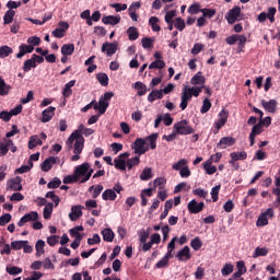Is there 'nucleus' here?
Returning a JSON list of instances; mask_svg holds the SVG:
<instances>
[{
	"instance_id": "obj_1",
	"label": "nucleus",
	"mask_w": 280,
	"mask_h": 280,
	"mask_svg": "<svg viewBox=\"0 0 280 280\" xmlns=\"http://www.w3.org/2000/svg\"><path fill=\"white\" fill-rule=\"evenodd\" d=\"M73 141L74 142V149L73 153L74 155L71 156V161H80V154H82V151L84 150V137L80 131H74L71 133L67 141L68 150H71L73 148Z\"/></svg>"
},
{
	"instance_id": "obj_2",
	"label": "nucleus",
	"mask_w": 280,
	"mask_h": 280,
	"mask_svg": "<svg viewBox=\"0 0 280 280\" xmlns=\"http://www.w3.org/2000/svg\"><path fill=\"white\" fill-rule=\"evenodd\" d=\"M173 128L177 135L182 136L194 135L195 132L194 127L189 126L187 119L176 122Z\"/></svg>"
},
{
	"instance_id": "obj_3",
	"label": "nucleus",
	"mask_w": 280,
	"mask_h": 280,
	"mask_svg": "<svg viewBox=\"0 0 280 280\" xmlns=\"http://www.w3.org/2000/svg\"><path fill=\"white\" fill-rule=\"evenodd\" d=\"M132 150H135V154L141 156L150 150V147H145V138H137L132 144Z\"/></svg>"
},
{
	"instance_id": "obj_4",
	"label": "nucleus",
	"mask_w": 280,
	"mask_h": 280,
	"mask_svg": "<svg viewBox=\"0 0 280 280\" xmlns=\"http://www.w3.org/2000/svg\"><path fill=\"white\" fill-rule=\"evenodd\" d=\"M219 119L214 122L213 135H218L220 129L229 121V112L226 109H222L219 113Z\"/></svg>"
},
{
	"instance_id": "obj_5",
	"label": "nucleus",
	"mask_w": 280,
	"mask_h": 280,
	"mask_svg": "<svg viewBox=\"0 0 280 280\" xmlns=\"http://www.w3.org/2000/svg\"><path fill=\"white\" fill-rule=\"evenodd\" d=\"M16 152L18 148L14 145V142L11 139H3L0 141V154L1 156H5L8 152Z\"/></svg>"
},
{
	"instance_id": "obj_6",
	"label": "nucleus",
	"mask_w": 280,
	"mask_h": 280,
	"mask_svg": "<svg viewBox=\"0 0 280 280\" xmlns=\"http://www.w3.org/2000/svg\"><path fill=\"white\" fill-rule=\"evenodd\" d=\"M129 156H130V153L128 152L120 153L118 158L114 160V167L116 170H119L120 172H126V167H127L126 159H128Z\"/></svg>"
},
{
	"instance_id": "obj_7",
	"label": "nucleus",
	"mask_w": 280,
	"mask_h": 280,
	"mask_svg": "<svg viewBox=\"0 0 280 280\" xmlns=\"http://www.w3.org/2000/svg\"><path fill=\"white\" fill-rule=\"evenodd\" d=\"M270 218H275V210H272V208H268L259 215L256 226H268V220H270Z\"/></svg>"
},
{
	"instance_id": "obj_8",
	"label": "nucleus",
	"mask_w": 280,
	"mask_h": 280,
	"mask_svg": "<svg viewBox=\"0 0 280 280\" xmlns=\"http://www.w3.org/2000/svg\"><path fill=\"white\" fill-rule=\"evenodd\" d=\"M21 176H16L7 182V189L9 191H23V185Z\"/></svg>"
},
{
	"instance_id": "obj_9",
	"label": "nucleus",
	"mask_w": 280,
	"mask_h": 280,
	"mask_svg": "<svg viewBox=\"0 0 280 280\" xmlns=\"http://www.w3.org/2000/svg\"><path fill=\"white\" fill-rule=\"evenodd\" d=\"M191 90H189L188 85H185L182 92V102L179 104V108H182V110H185L187 106H189V101L191 100Z\"/></svg>"
},
{
	"instance_id": "obj_10",
	"label": "nucleus",
	"mask_w": 280,
	"mask_h": 280,
	"mask_svg": "<svg viewBox=\"0 0 280 280\" xmlns=\"http://www.w3.org/2000/svg\"><path fill=\"white\" fill-rule=\"evenodd\" d=\"M242 15V8L234 7L233 9L229 10V12L225 15V19L230 25H233L240 19Z\"/></svg>"
},
{
	"instance_id": "obj_11",
	"label": "nucleus",
	"mask_w": 280,
	"mask_h": 280,
	"mask_svg": "<svg viewBox=\"0 0 280 280\" xmlns=\"http://www.w3.org/2000/svg\"><path fill=\"white\" fill-rule=\"evenodd\" d=\"M117 47H119V44L117 42H114V43L105 42L102 46L101 51L103 54H106V56L108 57L115 56V54H117Z\"/></svg>"
},
{
	"instance_id": "obj_12",
	"label": "nucleus",
	"mask_w": 280,
	"mask_h": 280,
	"mask_svg": "<svg viewBox=\"0 0 280 280\" xmlns=\"http://www.w3.org/2000/svg\"><path fill=\"white\" fill-rule=\"evenodd\" d=\"M38 220V212L31 211L20 219L18 226H24L27 222H36Z\"/></svg>"
},
{
	"instance_id": "obj_13",
	"label": "nucleus",
	"mask_w": 280,
	"mask_h": 280,
	"mask_svg": "<svg viewBox=\"0 0 280 280\" xmlns=\"http://www.w3.org/2000/svg\"><path fill=\"white\" fill-rule=\"evenodd\" d=\"M187 209L189 211V213H200V211H202L205 209V202H199L196 201V199H192L191 201L188 202L187 205Z\"/></svg>"
},
{
	"instance_id": "obj_14",
	"label": "nucleus",
	"mask_w": 280,
	"mask_h": 280,
	"mask_svg": "<svg viewBox=\"0 0 280 280\" xmlns=\"http://www.w3.org/2000/svg\"><path fill=\"white\" fill-rule=\"evenodd\" d=\"M230 158H231V160L229 161L230 165H233V167H235V162L246 161V159H248V153H246V151L232 152L230 153Z\"/></svg>"
},
{
	"instance_id": "obj_15",
	"label": "nucleus",
	"mask_w": 280,
	"mask_h": 280,
	"mask_svg": "<svg viewBox=\"0 0 280 280\" xmlns=\"http://www.w3.org/2000/svg\"><path fill=\"white\" fill-rule=\"evenodd\" d=\"M260 104L267 113H271V115H275V113H277V100H262Z\"/></svg>"
},
{
	"instance_id": "obj_16",
	"label": "nucleus",
	"mask_w": 280,
	"mask_h": 280,
	"mask_svg": "<svg viewBox=\"0 0 280 280\" xmlns=\"http://www.w3.org/2000/svg\"><path fill=\"white\" fill-rule=\"evenodd\" d=\"M264 132V127L261 126L260 122L254 125L252 128V131L249 133V145L253 147L255 145V137L261 135Z\"/></svg>"
},
{
	"instance_id": "obj_17",
	"label": "nucleus",
	"mask_w": 280,
	"mask_h": 280,
	"mask_svg": "<svg viewBox=\"0 0 280 280\" xmlns=\"http://www.w3.org/2000/svg\"><path fill=\"white\" fill-rule=\"evenodd\" d=\"M175 257L178 261H189V259H191V249L189 246H185L175 255Z\"/></svg>"
},
{
	"instance_id": "obj_18",
	"label": "nucleus",
	"mask_w": 280,
	"mask_h": 280,
	"mask_svg": "<svg viewBox=\"0 0 280 280\" xmlns=\"http://www.w3.org/2000/svg\"><path fill=\"white\" fill-rule=\"evenodd\" d=\"M235 138L233 137H223L220 139V141L217 144V148H220L221 150H226V148H231L232 145H235Z\"/></svg>"
},
{
	"instance_id": "obj_19",
	"label": "nucleus",
	"mask_w": 280,
	"mask_h": 280,
	"mask_svg": "<svg viewBox=\"0 0 280 280\" xmlns=\"http://www.w3.org/2000/svg\"><path fill=\"white\" fill-rule=\"evenodd\" d=\"M54 115H56V107L49 106L48 108L44 109L42 113V122L47 124L54 119Z\"/></svg>"
},
{
	"instance_id": "obj_20",
	"label": "nucleus",
	"mask_w": 280,
	"mask_h": 280,
	"mask_svg": "<svg viewBox=\"0 0 280 280\" xmlns=\"http://www.w3.org/2000/svg\"><path fill=\"white\" fill-rule=\"evenodd\" d=\"M108 106H110V103L100 98L98 103L97 101L94 103V110H98V115H104V113H106L108 109Z\"/></svg>"
},
{
	"instance_id": "obj_21",
	"label": "nucleus",
	"mask_w": 280,
	"mask_h": 280,
	"mask_svg": "<svg viewBox=\"0 0 280 280\" xmlns=\"http://www.w3.org/2000/svg\"><path fill=\"white\" fill-rule=\"evenodd\" d=\"M91 167V164L89 163H83L79 166H77L75 171H74V175L77 176V178L80 180V177L83 176V178L86 176L89 168Z\"/></svg>"
},
{
	"instance_id": "obj_22",
	"label": "nucleus",
	"mask_w": 280,
	"mask_h": 280,
	"mask_svg": "<svg viewBox=\"0 0 280 280\" xmlns=\"http://www.w3.org/2000/svg\"><path fill=\"white\" fill-rule=\"evenodd\" d=\"M34 51V46L22 44L19 46V52L15 55V58L21 59L26 54H32Z\"/></svg>"
},
{
	"instance_id": "obj_23",
	"label": "nucleus",
	"mask_w": 280,
	"mask_h": 280,
	"mask_svg": "<svg viewBox=\"0 0 280 280\" xmlns=\"http://www.w3.org/2000/svg\"><path fill=\"white\" fill-rule=\"evenodd\" d=\"M207 82V78L202 75V72H197L191 79L190 84L192 85H199L205 86V83Z\"/></svg>"
},
{
	"instance_id": "obj_24",
	"label": "nucleus",
	"mask_w": 280,
	"mask_h": 280,
	"mask_svg": "<svg viewBox=\"0 0 280 280\" xmlns=\"http://www.w3.org/2000/svg\"><path fill=\"white\" fill-rule=\"evenodd\" d=\"M82 218V207L81 206H72L71 213L69 214V219L71 222H75V220Z\"/></svg>"
},
{
	"instance_id": "obj_25",
	"label": "nucleus",
	"mask_w": 280,
	"mask_h": 280,
	"mask_svg": "<svg viewBox=\"0 0 280 280\" xmlns=\"http://www.w3.org/2000/svg\"><path fill=\"white\" fill-rule=\"evenodd\" d=\"M156 139H159V133H152L144 138L145 143H148L147 148H149V150H156Z\"/></svg>"
},
{
	"instance_id": "obj_26",
	"label": "nucleus",
	"mask_w": 280,
	"mask_h": 280,
	"mask_svg": "<svg viewBox=\"0 0 280 280\" xmlns=\"http://www.w3.org/2000/svg\"><path fill=\"white\" fill-rule=\"evenodd\" d=\"M102 23L104 25H118V23H121V16L107 15L102 19Z\"/></svg>"
},
{
	"instance_id": "obj_27",
	"label": "nucleus",
	"mask_w": 280,
	"mask_h": 280,
	"mask_svg": "<svg viewBox=\"0 0 280 280\" xmlns=\"http://www.w3.org/2000/svg\"><path fill=\"white\" fill-rule=\"evenodd\" d=\"M56 165V158L49 156L42 163V172H49Z\"/></svg>"
},
{
	"instance_id": "obj_28",
	"label": "nucleus",
	"mask_w": 280,
	"mask_h": 280,
	"mask_svg": "<svg viewBox=\"0 0 280 280\" xmlns=\"http://www.w3.org/2000/svg\"><path fill=\"white\" fill-rule=\"evenodd\" d=\"M133 89H136V91H138L139 97H143V95H145L148 93V85H145L141 81H137L133 85Z\"/></svg>"
},
{
	"instance_id": "obj_29",
	"label": "nucleus",
	"mask_w": 280,
	"mask_h": 280,
	"mask_svg": "<svg viewBox=\"0 0 280 280\" xmlns=\"http://www.w3.org/2000/svg\"><path fill=\"white\" fill-rule=\"evenodd\" d=\"M73 86H75V80H71L65 85V89L62 91L63 97H71V95H73V90H71L73 89Z\"/></svg>"
},
{
	"instance_id": "obj_30",
	"label": "nucleus",
	"mask_w": 280,
	"mask_h": 280,
	"mask_svg": "<svg viewBox=\"0 0 280 280\" xmlns=\"http://www.w3.org/2000/svg\"><path fill=\"white\" fill-rule=\"evenodd\" d=\"M37 145H43V140L36 135L31 136L28 140V150H34Z\"/></svg>"
},
{
	"instance_id": "obj_31",
	"label": "nucleus",
	"mask_w": 280,
	"mask_h": 280,
	"mask_svg": "<svg viewBox=\"0 0 280 280\" xmlns=\"http://www.w3.org/2000/svg\"><path fill=\"white\" fill-rule=\"evenodd\" d=\"M155 100H163V90H153L148 95V102L152 104V102H155Z\"/></svg>"
},
{
	"instance_id": "obj_32",
	"label": "nucleus",
	"mask_w": 280,
	"mask_h": 280,
	"mask_svg": "<svg viewBox=\"0 0 280 280\" xmlns=\"http://www.w3.org/2000/svg\"><path fill=\"white\" fill-rule=\"evenodd\" d=\"M212 165H213V162L208 160L203 163V170L209 176H212V174H215L218 172V167Z\"/></svg>"
},
{
	"instance_id": "obj_33",
	"label": "nucleus",
	"mask_w": 280,
	"mask_h": 280,
	"mask_svg": "<svg viewBox=\"0 0 280 280\" xmlns=\"http://www.w3.org/2000/svg\"><path fill=\"white\" fill-rule=\"evenodd\" d=\"M102 198L103 200H110L112 202H114V200H117V192H115V190L113 189H106L102 194Z\"/></svg>"
},
{
	"instance_id": "obj_34",
	"label": "nucleus",
	"mask_w": 280,
	"mask_h": 280,
	"mask_svg": "<svg viewBox=\"0 0 280 280\" xmlns=\"http://www.w3.org/2000/svg\"><path fill=\"white\" fill-rule=\"evenodd\" d=\"M73 51H75V45L73 44H65L61 47L62 56H73Z\"/></svg>"
},
{
	"instance_id": "obj_35",
	"label": "nucleus",
	"mask_w": 280,
	"mask_h": 280,
	"mask_svg": "<svg viewBox=\"0 0 280 280\" xmlns=\"http://www.w3.org/2000/svg\"><path fill=\"white\" fill-rule=\"evenodd\" d=\"M104 242H113L115 240V232L110 228L102 231Z\"/></svg>"
},
{
	"instance_id": "obj_36",
	"label": "nucleus",
	"mask_w": 280,
	"mask_h": 280,
	"mask_svg": "<svg viewBox=\"0 0 280 280\" xmlns=\"http://www.w3.org/2000/svg\"><path fill=\"white\" fill-rule=\"evenodd\" d=\"M51 213H54V203L48 202L43 211L44 220H51Z\"/></svg>"
},
{
	"instance_id": "obj_37",
	"label": "nucleus",
	"mask_w": 280,
	"mask_h": 280,
	"mask_svg": "<svg viewBox=\"0 0 280 280\" xmlns=\"http://www.w3.org/2000/svg\"><path fill=\"white\" fill-rule=\"evenodd\" d=\"M36 257L45 255V241L38 240L35 244Z\"/></svg>"
},
{
	"instance_id": "obj_38",
	"label": "nucleus",
	"mask_w": 280,
	"mask_h": 280,
	"mask_svg": "<svg viewBox=\"0 0 280 280\" xmlns=\"http://www.w3.org/2000/svg\"><path fill=\"white\" fill-rule=\"evenodd\" d=\"M32 69H36V61H34L33 57L24 61L23 71L28 73Z\"/></svg>"
},
{
	"instance_id": "obj_39",
	"label": "nucleus",
	"mask_w": 280,
	"mask_h": 280,
	"mask_svg": "<svg viewBox=\"0 0 280 280\" xmlns=\"http://www.w3.org/2000/svg\"><path fill=\"white\" fill-rule=\"evenodd\" d=\"M15 14H16V12L14 10H8L3 16L4 25H10V23H12L14 21Z\"/></svg>"
},
{
	"instance_id": "obj_40",
	"label": "nucleus",
	"mask_w": 280,
	"mask_h": 280,
	"mask_svg": "<svg viewBox=\"0 0 280 280\" xmlns=\"http://www.w3.org/2000/svg\"><path fill=\"white\" fill-rule=\"evenodd\" d=\"M127 35L129 40H137V38H139V30L135 26H130L127 30Z\"/></svg>"
},
{
	"instance_id": "obj_41",
	"label": "nucleus",
	"mask_w": 280,
	"mask_h": 280,
	"mask_svg": "<svg viewBox=\"0 0 280 280\" xmlns=\"http://www.w3.org/2000/svg\"><path fill=\"white\" fill-rule=\"evenodd\" d=\"M235 270V266L231 262H226L223 268L221 269L222 277H229Z\"/></svg>"
},
{
	"instance_id": "obj_42",
	"label": "nucleus",
	"mask_w": 280,
	"mask_h": 280,
	"mask_svg": "<svg viewBox=\"0 0 280 280\" xmlns=\"http://www.w3.org/2000/svg\"><path fill=\"white\" fill-rule=\"evenodd\" d=\"M127 161V168L132 170L133 167H137L141 163V159L139 155L128 159Z\"/></svg>"
},
{
	"instance_id": "obj_43",
	"label": "nucleus",
	"mask_w": 280,
	"mask_h": 280,
	"mask_svg": "<svg viewBox=\"0 0 280 280\" xmlns=\"http://www.w3.org/2000/svg\"><path fill=\"white\" fill-rule=\"evenodd\" d=\"M149 25L151 26L153 32H161V26L159 25V18L151 16L149 19Z\"/></svg>"
},
{
	"instance_id": "obj_44",
	"label": "nucleus",
	"mask_w": 280,
	"mask_h": 280,
	"mask_svg": "<svg viewBox=\"0 0 280 280\" xmlns=\"http://www.w3.org/2000/svg\"><path fill=\"white\" fill-rule=\"evenodd\" d=\"M200 12L202 13V18L203 19H213L217 14V10L215 9H201Z\"/></svg>"
},
{
	"instance_id": "obj_45",
	"label": "nucleus",
	"mask_w": 280,
	"mask_h": 280,
	"mask_svg": "<svg viewBox=\"0 0 280 280\" xmlns=\"http://www.w3.org/2000/svg\"><path fill=\"white\" fill-rule=\"evenodd\" d=\"M89 191H93V195H92L93 198H98L100 194L104 191V186L102 184H98L96 186H91L89 188Z\"/></svg>"
},
{
	"instance_id": "obj_46",
	"label": "nucleus",
	"mask_w": 280,
	"mask_h": 280,
	"mask_svg": "<svg viewBox=\"0 0 280 280\" xmlns=\"http://www.w3.org/2000/svg\"><path fill=\"white\" fill-rule=\"evenodd\" d=\"M96 80L102 86H108V74L101 72L96 74Z\"/></svg>"
},
{
	"instance_id": "obj_47",
	"label": "nucleus",
	"mask_w": 280,
	"mask_h": 280,
	"mask_svg": "<svg viewBox=\"0 0 280 280\" xmlns=\"http://www.w3.org/2000/svg\"><path fill=\"white\" fill-rule=\"evenodd\" d=\"M10 85L5 84V80L0 77V95H8L10 93Z\"/></svg>"
},
{
	"instance_id": "obj_48",
	"label": "nucleus",
	"mask_w": 280,
	"mask_h": 280,
	"mask_svg": "<svg viewBox=\"0 0 280 280\" xmlns=\"http://www.w3.org/2000/svg\"><path fill=\"white\" fill-rule=\"evenodd\" d=\"M45 198H49L50 200H52L55 203V207H58V205H60V197L58 195H56L55 191H48L45 195Z\"/></svg>"
},
{
	"instance_id": "obj_49",
	"label": "nucleus",
	"mask_w": 280,
	"mask_h": 280,
	"mask_svg": "<svg viewBox=\"0 0 280 280\" xmlns=\"http://www.w3.org/2000/svg\"><path fill=\"white\" fill-rule=\"evenodd\" d=\"M268 255V248L266 247H257L255 249V253L253 255L254 259H257V257H266Z\"/></svg>"
},
{
	"instance_id": "obj_50",
	"label": "nucleus",
	"mask_w": 280,
	"mask_h": 280,
	"mask_svg": "<svg viewBox=\"0 0 280 280\" xmlns=\"http://www.w3.org/2000/svg\"><path fill=\"white\" fill-rule=\"evenodd\" d=\"M32 167H34V162L28 161V165H22L20 168H16L15 172L18 174H27Z\"/></svg>"
},
{
	"instance_id": "obj_51",
	"label": "nucleus",
	"mask_w": 280,
	"mask_h": 280,
	"mask_svg": "<svg viewBox=\"0 0 280 280\" xmlns=\"http://www.w3.org/2000/svg\"><path fill=\"white\" fill-rule=\"evenodd\" d=\"M152 178V168L145 167L140 174V180H150Z\"/></svg>"
},
{
	"instance_id": "obj_52",
	"label": "nucleus",
	"mask_w": 280,
	"mask_h": 280,
	"mask_svg": "<svg viewBox=\"0 0 280 280\" xmlns=\"http://www.w3.org/2000/svg\"><path fill=\"white\" fill-rule=\"evenodd\" d=\"M25 244H30L27 241H13L11 242V248L13 250H21L25 246Z\"/></svg>"
},
{
	"instance_id": "obj_53",
	"label": "nucleus",
	"mask_w": 280,
	"mask_h": 280,
	"mask_svg": "<svg viewBox=\"0 0 280 280\" xmlns=\"http://www.w3.org/2000/svg\"><path fill=\"white\" fill-rule=\"evenodd\" d=\"M60 185H62V180H60V178L55 177L52 180H50L47 184V188L48 189H58V187H60Z\"/></svg>"
},
{
	"instance_id": "obj_54",
	"label": "nucleus",
	"mask_w": 280,
	"mask_h": 280,
	"mask_svg": "<svg viewBox=\"0 0 280 280\" xmlns=\"http://www.w3.org/2000/svg\"><path fill=\"white\" fill-rule=\"evenodd\" d=\"M209 110H211V101H209V98H205L200 108V113L201 115H205V113H209Z\"/></svg>"
},
{
	"instance_id": "obj_55",
	"label": "nucleus",
	"mask_w": 280,
	"mask_h": 280,
	"mask_svg": "<svg viewBox=\"0 0 280 280\" xmlns=\"http://www.w3.org/2000/svg\"><path fill=\"white\" fill-rule=\"evenodd\" d=\"M165 183H167V179L165 177L155 178L153 182L154 189H156V187H159V189H163V187L165 186Z\"/></svg>"
},
{
	"instance_id": "obj_56",
	"label": "nucleus",
	"mask_w": 280,
	"mask_h": 280,
	"mask_svg": "<svg viewBox=\"0 0 280 280\" xmlns=\"http://www.w3.org/2000/svg\"><path fill=\"white\" fill-rule=\"evenodd\" d=\"M12 47L10 46H2L0 47V58H8L10 54H12Z\"/></svg>"
},
{
	"instance_id": "obj_57",
	"label": "nucleus",
	"mask_w": 280,
	"mask_h": 280,
	"mask_svg": "<svg viewBox=\"0 0 280 280\" xmlns=\"http://www.w3.org/2000/svg\"><path fill=\"white\" fill-rule=\"evenodd\" d=\"M246 35H238L237 37V45H238V51H244V47H246Z\"/></svg>"
},
{
	"instance_id": "obj_58",
	"label": "nucleus",
	"mask_w": 280,
	"mask_h": 280,
	"mask_svg": "<svg viewBox=\"0 0 280 280\" xmlns=\"http://www.w3.org/2000/svg\"><path fill=\"white\" fill-rule=\"evenodd\" d=\"M190 246L191 248H194V250H200L202 248V241L200 240V237H195L190 242Z\"/></svg>"
},
{
	"instance_id": "obj_59",
	"label": "nucleus",
	"mask_w": 280,
	"mask_h": 280,
	"mask_svg": "<svg viewBox=\"0 0 280 280\" xmlns=\"http://www.w3.org/2000/svg\"><path fill=\"white\" fill-rule=\"evenodd\" d=\"M220 189H221L220 185L212 187L211 189L212 202H218V198L220 196Z\"/></svg>"
},
{
	"instance_id": "obj_60",
	"label": "nucleus",
	"mask_w": 280,
	"mask_h": 280,
	"mask_svg": "<svg viewBox=\"0 0 280 280\" xmlns=\"http://www.w3.org/2000/svg\"><path fill=\"white\" fill-rule=\"evenodd\" d=\"M149 69H165V61L155 60L149 65Z\"/></svg>"
},
{
	"instance_id": "obj_61",
	"label": "nucleus",
	"mask_w": 280,
	"mask_h": 280,
	"mask_svg": "<svg viewBox=\"0 0 280 280\" xmlns=\"http://www.w3.org/2000/svg\"><path fill=\"white\" fill-rule=\"evenodd\" d=\"M188 161L186 159H182L175 164H173L172 168L175 170V172L180 171L183 167L187 165Z\"/></svg>"
},
{
	"instance_id": "obj_62",
	"label": "nucleus",
	"mask_w": 280,
	"mask_h": 280,
	"mask_svg": "<svg viewBox=\"0 0 280 280\" xmlns=\"http://www.w3.org/2000/svg\"><path fill=\"white\" fill-rule=\"evenodd\" d=\"M174 27L179 32H183V30H185V20L183 18H176Z\"/></svg>"
},
{
	"instance_id": "obj_63",
	"label": "nucleus",
	"mask_w": 280,
	"mask_h": 280,
	"mask_svg": "<svg viewBox=\"0 0 280 280\" xmlns=\"http://www.w3.org/2000/svg\"><path fill=\"white\" fill-rule=\"evenodd\" d=\"M7 272L8 275L15 276V275H21V272H23V269L16 266L7 267Z\"/></svg>"
},
{
	"instance_id": "obj_64",
	"label": "nucleus",
	"mask_w": 280,
	"mask_h": 280,
	"mask_svg": "<svg viewBox=\"0 0 280 280\" xmlns=\"http://www.w3.org/2000/svg\"><path fill=\"white\" fill-rule=\"evenodd\" d=\"M202 9H200V3H194L188 8L189 14H198Z\"/></svg>"
}]
</instances>
